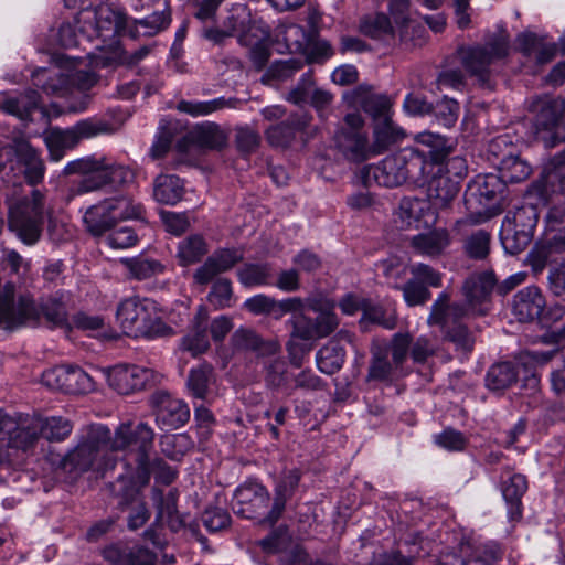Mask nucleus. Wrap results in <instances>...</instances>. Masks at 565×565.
Wrapping results in <instances>:
<instances>
[{"mask_svg":"<svg viewBox=\"0 0 565 565\" xmlns=\"http://www.w3.org/2000/svg\"><path fill=\"white\" fill-rule=\"evenodd\" d=\"M75 23L81 24V32L83 36H87L88 42L94 39L100 41L95 45L100 53L92 54L95 66L110 65L113 60L119 57L117 35L128 34L130 23L125 13L102 4L95 9L82 10Z\"/></svg>","mask_w":565,"mask_h":565,"instance_id":"nucleus-1","label":"nucleus"},{"mask_svg":"<svg viewBox=\"0 0 565 565\" xmlns=\"http://www.w3.org/2000/svg\"><path fill=\"white\" fill-rule=\"evenodd\" d=\"M110 429L103 424H93L82 429L78 443L62 460V468L77 477L87 471L103 473L114 468L108 457Z\"/></svg>","mask_w":565,"mask_h":565,"instance_id":"nucleus-2","label":"nucleus"},{"mask_svg":"<svg viewBox=\"0 0 565 565\" xmlns=\"http://www.w3.org/2000/svg\"><path fill=\"white\" fill-rule=\"evenodd\" d=\"M425 168L424 156L415 147H409L384 158L377 164L365 167L363 178L369 185L374 182L381 186L394 188L407 180L418 182L425 175Z\"/></svg>","mask_w":565,"mask_h":565,"instance_id":"nucleus-3","label":"nucleus"},{"mask_svg":"<svg viewBox=\"0 0 565 565\" xmlns=\"http://www.w3.org/2000/svg\"><path fill=\"white\" fill-rule=\"evenodd\" d=\"M44 171L39 153L28 142L0 148V175L8 191L20 193L23 180L30 184L39 183Z\"/></svg>","mask_w":565,"mask_h":565,"instance_id":"nucleus-4","label":"nucleus"},{"mask_svg":"<svg viewBox=\"0 0 565 565\" xmlns=\"http://www.w3.org/2000/svg\"><path fill=\"white\" fill-rule=\"evenodd\" d=\"M9 228L25 245L32 246L41 237L44 223V198L39 190L31 196L19 198L17 191H7Z\"/></svg>","mask_w":565,"mask_h":565,"instance_id":"nucleus-5","label":"nucleus"},{"mask_svg":"<svg viewBox=\"0 0 565 565\" xmlns=\"http://www.w3.org/2000/svg\"><path fill=\"white\" fill-rule=\"evenodd\" d=\"M117 321L122 332L132 338H157L170 333L149 299L134 296L124 299L117 308Z\"/></svg>","mask_w":565,"mask_h":565,"instance_id":"nucleus-6","label":"nucleus"},{"mask_svg":"<svg viewBox=\"0 0 565 565\" xmlns=\"http://www.w3.org/2000/svg\"><path fill=\"white\" fill-rule=\"evenodd\" d=\"M291 337L312 341L328 337L338 327L334 303L324 298H309L303 308L297 310L290 319Z\"/></svg>","mask_w":565,"mask_h":565,"instance_id":"nucleus-7","label":"nucleus"},{"mask_svg":"<svg viewBox=\"0 0 565 565\" xmlns=\"http://www.w3.org/2000/svg\"><path fill=\"white\" fill-rule=\"evenodd\" d=\"M153 440L154 431L148 424L126 422L120 424L114 434L110 433L108 446L110 451L136 449L138 470L143 482H147L150 475L149 454L153 448Z\"/></svg>","mask_w":565,"mask_h":565,"instance_id":"nucleus-8","label":"nucleus"},{"mask_svg":"<svg viewBox=\"0 0 565 565\" xmlns=\"http://www.w3.org/2000/svg\"><path fill=\"white\" fill-rule=\"evenodd\" d=\"M503 191L502 180L497 174L477 175L467 186L465 204L467 210L481 222L501 210L499 195Z\"/></svg>","mask_w":565,"mask_h":565,"instance_id":"nucleus-9","label":"nucleus"},{"mask_svg":"<svg viewBox=\"0 0 565 565\" xmlns=\"http://www.w3.org/2000/svg\"><path fill=\"white\" fill-rule=\"evenodd\" d=\"M508 51V36L500 34L486 45L459 49L458 57L467 73L471 76H476L480 82L486 83L490 74V66L495 61L507 56Z\"/></svg>","mask_w":565,"mask_h":565,"instance_id":"nucleus-10","label":"nucleus"},{"mask_svg":"<svg viewBox=\"0 0 565 565\" xmlns=\"http://www.w3.org/2000/svg\"><path fill=\"white\" fill-rule=\"evenodd\" d=\"M364 125L359 113H350L345 115L343 125L335 134V146L348 160L360 162L374 154Z\"/></svg>","mask_w":565,"mask_h":565,"instance_id":"nucleus-11","label":"nucleus"},{"mask_svg":"<svg viewBox=\"0 0 565 565\" xmlns=\"http://www.w3.org/2000/svg\"><path fill=\"white\" fill-rule=\"evenodd\" d=\"M64 174H81L82 179L70 189V198L97 191L108 185V169L106 158L85 157L68 162Z\"/></svg>","mask_w":565,"mask_h":565,"instance_id":"nucleus-12","label":"nucleus"},{"mask_svg":"<svg viewBox=\"0 0 565 565\" xmlns=\"http://www.w3.org/2000/svg\"><path fill=\"white\" fill-rule=\"evenodd\" d=\"M42 382L52 390L70 394H85L94 390L93 379L82 369L58 365L42 374Z\"/></svg>","mask_w":565,"mask_h":565,"instance_id":"nucleus-13","label":"nucleus"},{"mask_svg":"<svg viewBox=\"0 0 565 565\" xmlns=\"http://www.w3.org/2000/svg\"><path fill=\"white\" fill-rule=\"evenodd\" d=\"M269 493L264 486L248 481L238 487L234 493L233 510L243 518L259 516L267 509Z\"/></svg>","mask_w":565,"mask_h":565,"instance_id":"nucleus-14","label":"nucleus"},{"mask_svg":"<svg viewBox=\"0 0 565 565\" xmlns=\"http://www.w3.org/2000/svg\"><path fill=\"white\" fill-rule=\"evenodd\" d=\"M105 374L109 386L124 395L142 390L151 377L150 370L127 364L115 365Z\"/></svg>","mask_w":565,"mask_h":565,"instance_id":"nucleus-15","label":"nucleus"},{"mask_svg":"<svg viewBox=\"0 0 565 565\" xmlns=\"http://www.w3.org/2000/svg\"><path fill=\"white\" fill-rule=\"evenodd\" d=\"M495 284L497 280L492 271L472 275L465 281L462 290L472 313H487L488 300Z\"/></svg>","mask_w":565,"mask_h":565,"instance_id":"nucleus-16","label":"nucleus"},{"mask_svg":"<svg viewBox=\"0 0 565 565\" xmlns=\"http://www.w3.org/2000/svg\"><path fill=\"white\" fill-rule=\"evenodd\" d=\"M531 110L535 113L536 134L541 139L546 140L543 132H552L557 127L565 113V100L550 96L537 97L532 102Z\"/></svg>","mask_w":565,"mask_h":565,"instance_id":"nucleus-17","label":"nucleus"},{"mask_svg":"<svg viewBox=\"0 0 565 565\" xmlns=\"http://www.w3.org/2000/svg\"><path fill=\"white\" fill-rule=\"evenodd\" d=\"M190 418V408L181 399L162 394L158 396L156 423L160 429L169 431L183 426Z\"/></svg>","mask_w":565,"mask_h":565,"instance_id":"nucleus-18","label":"nucleus"},{"mask_svg":"<svg viewBox=\"0 0 565 565\" xmlns=\"http://www.w3.org/2000/svg\"><path fill=\"white\" fill-rule=\"evenodd\" d=\"M349 106L361 108L373 118V122L391 116L392 100L383 94H374L365 87H359L345 96Z\"/></svg>","mask_w":565,"mask_h":565,"instance_id":"nucleus-19","label":"nucleus"},{"mask_svg":"<svg viewBox=\"0 0 565 565\" xmlns=\"http://www.w3.org/2000/svg\"><path fill=\"white\" fill-rule=\"evenodd\" d=\"M562 253H565V226L548 227L544 238L536 244L530 255L533 270L541 273L553 255Z\"/></svg>","mask_w":565,"mask_h":565,"instance_id":"nucleus-20","label":"nucleus"},{"mask_svg":"<svg viewBox=\"0 0 565 565\" xmlns=\"http://www.w3.org/2000/svg\"><path fill=\"white\" fill-rule=\"evenodd\" d=\"M245 308L254 315H267L275 319H280L288 312H296L303 308V300L300 298H288L277 301L265 295H257L248 298Z\"/></svg>","mask_w":565,"mask_h":565,"instance_id":"nucleus-21","label":"nucleus"},{"mask_svg":"<svg viewBox=\"0 0 565 565\" xmlns=\"http://www.w3.org/2000/svg\"><path fill=\"white\" fill-rule=\"evenodd\" d=\"M545 306L544 297L536 286L520 290L513 299V313L520 321L539 318Z\"/></svg>","mask_w":565,"mask_h":565,"instance_id":"nucleus-22","label":"nucleus"},{"mask_svg":"<svg viewBox=\"0 0 565 565\" xmlns=\"http://www.w3.org/2000/svg\"><path fill=\"white\" fill-rule=\"evenodd\" d=\"M398 216L402 223L407 226L420 227L428 226L435 221V215L430 212V203L426 200L405 198L399 203Z\"/></svg>","mask_w":565,"mask_h":565,"instance_id":"nucleus-23","label":"nucleus"},{"mask_svg":"<svg viewBox=\"0 0 565 565\" xmlns=\"http://www.w3.org/2000/svg\"><path fill=\"white\" fill-rule=\"evenodd\" d=\"M241 258L242 255L237 250L224 249L215 253L196 269L194 279L199 284H207L216 275L232 268Z\"/></svg>","mask_w":565,"mask_h":565,"instance_id":"nucleus-24","label":"nucleus"},{"mask_svg":"<svg viewBox=\"0 0 565 565\" xmlns=\"http://www.w3.org/2000/svg\"><path fill=\"white\" fill-rule=\"evenodd\" d=\"M310 120V116L302 114L292 117L288 122L271 126L265 132L266 139L273 147L287 148L295 140L296 135L309 125Z\"/></svg>","mask_w":565,"mask_h":565,"instance_id":"nucleus-25","label":"nucleus"},{"mask_svg":"<svg viewBox=\"0 0 565 565\" xmlns=\"http://www.w3.org/2000/svg\"><path fill=\"white\" fill-rule=\"evenodd\" d=\"M232 344L235 349L253 351L258 355H275L280 345L276 340L264 341L255 331L250 329H237L232 335Z\"/></svg>","mask_w":565,"mask_h":565,"instance_id":"nucleus-26","label":"nucleus"},{"mask_svg":"<svg viewBox=\"0 0 565 565\" xmlns=\"http://www.w3.org/2000/svg\"><path fill=\"white\" fill-rule=\"evenodd\" d=\"M536 221L535 211L532 206L519 209L511 220L509 216H505L503 223V234L502 241L504 246H508V243L512 238V234H518V227H521V243L520 245L523 247L529 243L530 239V230L534 226Z\"/></svg>","mask_w":565,"mask_h":565,"instance_id":"nucleus-27","label":"nucleus"},{"mask_svg":"<svg viewBox=\"0 0 565 565\" xmlns=\"http://www.w3.org/2000/svg\"><path fill=\"white\" fill-rule=\"evenodd\" d=\"M520 50L536 64L543 65L551 62L556 54V45L544 41L533 33H524L518 38Z\"/></svg>","mask_w":565,"mask_h":565,"instance_id":"nucleus-28","label":"nucleus"},{"mask_svg":"<svg viewBox=\"0 0 565 565\" xmlns=\"http://www.w3.org/2000/svg\"><path fill=\"white\" fill-rule=\"evenodd\" d=\"M34 84L51 96L66 97L71 94V83L68 74L57 70L41 68L32 73Z\"/></svg>","mask_w":565,"mask_h":565,"instance_id":"nucleus-29","label":"nucleus"},{"mask_svg":"<svg viewBox=\"0 0 565 565\" xmlns=\"http://www.w3.org/2000/svg\"><path fill=\"white\" fill-rule=\"evenodd\" d=\"M39 106L40 96L32 89H28L18 96H9L6 93L0 96L1 109L21 119H26Z\"/></svg>","mask_w":565,"mask_h":565,"instance_id":"nucleus-30","label":"nucleus"},{"mask_svg":"<svg viewBox=\"0 0 565 565\" xmlns=\"http://www.w3.org/2000/svg\"><path fill=\"white\" fill-rule=\"evenodd\" d=\"M183 194V182L174 174H160L153 181L152 195L160 204L174 205L182 200Z\"/></svg>","mask_w":565,"mask_h":565,"instance_id":"nucleus-31","label":"nucleus"},{"mask_svg":"<svg viewBox=\"0 0 565 565\" xmlns=\"http://www.w3.org/2000/svg\"><path fill=\"white\" fill-rule=\"evenodd\" d=\"M543 191L565 196V151L555 154L543 172Z\"/></svg>","mask_w":565,"mask_h":565,"instance_id":"nucleus-32","label":"nucleus"},{"mask_svg":"<svg viewBox=\"0 0 565 565\" xmlns=\"http://www.w3.org/2000/svg\"><path fill=\"white\" fill-rule=\"evenodd\" d=\"M403 137V129L393 122L391 116L373 122V142L371 145L374 154L388 149L401 141Z\"/></svg>","mask_w":565,"mask_h":565,"instance_id":"nucleus-33","label":"nucleus"},{"mask_svg":"<svg viewBox=\"0 0 565 565\" xmlns=\"http://www.w3.org/2000/svg\"><path fill=\"white\" fill-rule=\"evenodd\" d=\"M35 415L20 416L15 419V427L12 433L8 436V444L14 448H21L23 450L32 447L40 436V430L34 428Z\"/></svg>","mask_w":565,"mask_h":565,"instance_id":"nucleus-34","label":"nucleus"},{"mask_svg":"<svg viewBox=\"0 0 565 565\" xmlns=\"http://www.w3.org/2000/svg\"><path fill=\"white\" fill-rule=\"evenodd\" d=\"M449 245L448 233L444 230H435L428 233L415 235L412 238V247L418 255L435 257L441 254Z\"/></svg>","mask_w":565,"mask_h":565,"instance_id":"nucleus-35","label":"nucleus"},{"mask_svg":"<svg viewBox=\"0 0 565 565\" xmlns=\"http://www.w3.org/2000/svg\"><path fill=\"white\" fill-rule=\"evenodd\" d=\"M170 22L171 18L168 10L156 11L145 19L130 20L128 35L131 38L152 36L167 29Z\"/></svg>","mask_w":565,"mask_h":565,"instance_id":"nucleus-36","label":"nucleus"},{"mask_svg":"<svg viewBox=\"0 0 565 565\" xmlns=\"http://www.w3.org/2000/svg\"><path fill=\"white\" fill-rule=\"evenodd\" d=\"M460 553L468 558L469 564L488 565L501 555L500 546L493 541L465 542L460 545Z\"/></svg>","mask_w":565,"mask_h":565,"instance_id":"nucleus-37","label":"nucleus"},{"mask_svg":"<svg viewBox=\"0 0 565 565\" xmlns=\"http://www.w3.org/2000/svg\"><path fill=\"white\" fill-rule=\"evenodd\" d=\"M459 192V182L449 175H437L431 179L428 185V198L430 205L444 207L452 201Z\"/></svg>","mask_w":565,"mask_h":565,"instance_id":"nucleus-38","label":"nucleus"},{"mask_svg":"<svg viewBox=\"0 0 565 565\" xmlns=\"http://www.w3.org/2000/svg\"><path fill=\"white\" fill-rule=\"evenodd\" d=\"M86 230L94 236H99L115 226L106 201L88 207L83 216Z\"/></svg>","mask_w":565,"mask_h":565,"instance_id":"nucleus-39","label":"nucleus"},{"mask_svg":"<svg viewBox=\"0 0 565 565\" xmlns=\"http://www.w3.org/2000/svg\"><path fill=\"white\" fill-rule=\"evenodd\" d=\"M300 480V475L297 470H290L284 475L282 479L276 487V497L274 505L266 518L268 523L274 524L280 516L285 509L287 499L292 494Z\"/></svg>","mask_w":565,"mask_h":565,"instance_id":"nucleus-40","label":"nucleus"},{"mask_svg":"<svg viewBox=\"0 0 565 565\" xmlns=\"http://www.w3.org/2000/svg\"><path fill=\"white\" fill-rule=\"evenodd\" d=\"M34 428L39 429L40 436L49 441H62L71 435L73 425L63 417L35 415Z\"/></svg>","mask_w":565,"mask_h":565,"instance_id":"nucleus-41","label":"nucleus"},{"mask_svg":"<svg viewBox=\"0 0 565 565\" xmlns=\"http://www.w3.org/2000/svg\"><path fill=\"white\" fill-rule=\"evenodd\" d=\"M205 321V311L201 309L196 315L194 328L182 339V349L193 356L204 353L210 347Z\"/></svg>","mask_w":565,"mask_h":565,"instance_id":"nucleus-42","label":"nucleus"},{"mask_svg":"<svg viewBox=\"0 0 565 565\" xmlns=\"http://www.w3.org/2000/svg\"><path fill=\"white\" fill-rule=\"evenodd\" d=\"M2 266L14 276L21 286H28L33 281L31 260L24 258L14 249H6L2 256Z\"/></svg>","mask_w":565,"mask_h":565,"instance_id":"nucleus-43","label":"nucleus"},{"mask_svg":"<svg viewBox=\"0 0 565 565\" xmlns=\"http://www.w3.org/2000/svg\"><path fill=\"white\" fill-rule=\"evenodd\" d=\"M532 173V167L519 156L504 157L499 166V178L504 183H519L526 180Z\"/></svg>","mask_w":565,"mask_h":565,"instance_id":"nucleus-44","label":"nucleus"},{"mask_svg":"<svg viewBox=\"0 0 565 565\" xmlns=\"http://www.w3.org/2000/svg\"><path fill=\"white\" fill-rule=\"evenodd\" d=\"M415 141L418 146L427 148V153H425L424 150L417 148L424 156L426 164L428 163V160H441L450 150L446 138L439 134H434L430 131L419 132L415 136Z\"/></svg>","mask_w":565,"mask_h":565,"instance_id":"nucleus-45","label":"nucleus"},{"mask_svg":"<svg viewBox=\"0 0 565 565\" xmlns=\"http://www.w3.org/2000/svg\"><path fill=\"white\" fill-rule=\"evenodd\" d=\"M121 264L128 270L129 276L137 280H143L164 271L166 266L159 260L147 257L122 258Z\"/></svg>","mask_w":565,"mask_h":565,"instance_id":"nucleus-46","label":"nucleus"},{"mask_svg":"<svg viewBox=\"0 0 565 565\" xmlns=\"http://www.w3.org/2000/svg\"><path fill=\"white\" fill-rule=\"evenodd\" d=\"M344 349L337 342H329L323 345L317 353V366L326 374H334L344 363Z\"/></svg>","mask_w":565,"mask_h":565,"instance_id":"nucleus-47","label":"nucleus"},{"mask_svg":"<svg viewBox=\"0 0 565 565\" xmlns=\"http://www.w3.org/2000/svg\"><path fill=\"white\" fill-rule=\"evenodd\" d=\"M207 253L206 243L200 235H191L179 243L177 257L180 265L199 262Z\"/></svg>","mask_w":565,"mask_h":565,"instance_id":"nucleus-48","label":"nucleus"},{"mask_svg":"<svg viewBox=\"0 0 565 565\" xmlns=\"http://www.w3.org/2000/svg\"><path fill=\"white\" fill-rule=\"evenodd\" d=\"M213 382V369L209 364H202L192 369L189 373L186 386L190 394L200 399L207 396L210 384Z\"/></svg>","mask_w":565,"mask_h":565,"instance_id":"nucleus-49","label":"nucleus"},{"mask_svg":"<svg viewBox=\"0 0 565 565\" xmlns=\"http://www.w3.org/2000/svg\"><path fill=\"white\" fill-rule=\"evenodd\" d=\"M45 145L53 161H60L65 151L76 146L75 137L67 130L52 129L44 137Z\"/></svg>","mask_w":565,"mask_h":565,"instance_id":"nucleus-50","label":"nucleus"},{"mask_svg":"<svg viewBox=\"0 0 565 565\" xmlns=\"http://www.w3.org/2000/svg\"><path fill=\"white\" fill-rule=\"evenodd\" d=\"M105 201L115 223L129 218H139L142 215V205L136 203L131 198L117 196Z\"/></svg>","mask_w":565,"mask_h":565,"instance_id":"nucleus-51","label":"nucleus"},{"mask_svg":"<svg viewBox=\"0 0 565 565\" xmlns=\"http://www.w3.org/2000/svg\"><path fill=\"white\" fill-rule=\"evenodd\" d=\"M518 372L510 363H499L490 367L486 376V384L492 391H501L512 385Z\"/></svg>","mask_w":565,"mask_h":565,"instance_id":"nucleus-52","label":"nucleus"},{"mask_svg":"<svg viewBox=\"0 0 565 565\" xmlns=\"http://www.w3.org/2000/svg\"><path fill=\"white\" fill-rule=\"evenodd\" d=\"M275 38L282 41L291 52L301 51L307 42L306 31L295 23H280L275 29Z\"/></svg>","mask_w":565,"mask_h":565,"instance_id":"nucleus-53","label":"nucleus"},{"mask_svg":"<svg viewBox=\"0 0 565 565\" xmlns=\"http://www.w3.org/2000/svg\"><path fill=\"white\" fill-rule=\"evenodd\" d=\"M226 100L223 97L211 100H181L177 109L181 113L189 114L193 117L207 116L226 106Z\"/></svg>","mask_w":565,"mask_h":565,"instance_id":"nucleus-54","label":"nucleus"},{"mask_svg":"<svg viewBox=\"0 0 565 565\" xmlns=\"http://www.w3.org/2000/svg\"><path fill=\"white\" fill-rule=\"evenodd\" d=\"M125 502L134 504L132 510L128 516V526L131 530L141 527L149 519V511L145 503L139 499V492L135 488L128 489L122 493Z\"/></svg>","mask_w":565,"mask_h":565,"instance_id":"nucleus-55","label":"nucleus"},{"mask_svg":"<svg viewBox=\"0 0 565 565\" xmlns=\"http://www.w3.org/2000/svg\"><path fill=\"white\" fill-rule=\"evenodd\" d=\"M160 447L167 457L178 460L192 447V441L185 434L166 435L160 439Z\"/></svg>","mask_w":565,"mask_h":565,"instance_id":"nucleus-56","label":"nucleus"},{"mask_svg":"<svg viewBox=\"0 0 565 565\" xmlns=\"http://www.w3.org/2000/svg\"><path fill=\"white\" fill-rule=\"evenodd\" d=\"M196 141L209 149H221L226 145V136L215 124H205L196 130Z\"/></svg>","mask_w":565,"mask_h":565,"instance_id":"nucleus-57","label":"nucleus"},{"mask_svg":"<svg viewBox=\"0 0 565 565\" xmlns=\"http://www.w3.org/2000/svg\"><path fill=\"white\" fill-rule=\"evenodd\" d=\"M360 31L371 38H379L392 32L390 19L384 13L367 15L360 23Z\"/></svg>","mask_w":565,"mask_h":565,"instance_id":"nucleus-58","label":"nucleus"},{"mask_svg":"<svg viewBox=\"0 0 565 565\" xmlns=\"http://www.w3.org/2000/svg\"><path fill=\"white\" fill-rule=\"evenodd\" d=\"M399 289L403 292L404 301L409 307L424 305L431 297L429 289L414 278H411L405 285L399 287Z\"/></svg>","mask_w":565,"mask_h":565,"instance_id":"nucleus-59","label":"nucleus"},{"mask_svg":"<svg viewBox=\"0 0 565 565\" xmlns=\"http://www.w3.org/2000/svg\"><path fill=\"white\" fill-rule=\"evenodd\" d=\"M409 273L412 278L426 286V288L441 286V274L427 264L416 263L409 267Z\"/></svg>","mask_w":565,"mask_h":565,"instance_id":"nucleus-60","label":"nucleus"},{"mask_svg":"<svg viewBox=\"0 0 565 565\" xmlns=\"http://www.w3.org/2000/svg\"><path fill=\"white\" fill-rule=\"evenodd\" d=\"M435 116L440 125L444 127H452L459 116V105L452 98H443L434 108Z\"/></svg>","mask_w":565,"mask_h":565,"instance_id":"nucleus-61","label":"nucleus"},{"mask_svg":"<svg viewBox=\"0 0 565 565\" xmlns=\"http://www.w3.org/2000/svg\"><path fill=\"white\" fill-rule=\"evenodd\" d=\"M465 248L472 258L482 259L489 254L490 235L484 231H478L466 241Z\"/></svg>","mask_w":565,"mask_h":565,"instance_id":"nucleus-62","label":"nucleus"},{"mask_svg":"<svg viewBox=\"0 0 565 565\" xmlns=\"http://www.w3.org/2000/svg\"><path fill=\"white\" fill-rule=\"evenodd\" d=\"M527 489V482L524 476L513 475L503 483L502 494L508 503L515 505L520 502L522 495Z\"/></svg>","mask_w":565,"mask_h":565,"instance_id":"nucleus-63","label":"nucleus"},{"mask_svg":"<svg viewBox=\"0 0 565 565\" xmlns=\"http://www.w3.org/2000/svg\"><path fill=\"white\" fill-rule=\"evenodd\" d=\"M158 519L168 523L172 530H177L182 524V520L177 512V499L173 493H169L158 507Z\"/></svg>","mask_w":565,"mask_h":565,"instance_id":"nucleus-64","label":"nucleus"}]
</instances>
